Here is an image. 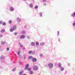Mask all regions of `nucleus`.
I'll return each instance as SVG.
<instances>
[{"label": "nucleus", "mask_w": 75, "mask_h": 75, "mask_svg": "<svg viewBox=\"0 0 75 75\" xmlns=\"http://www.w3.org/2000/svg\"><path fill=\"white\" fill-rule=\"evenodd\" d=\"M62 67V65L61 64L59 63L58 64V67L59 68H61Z\"/></svg>", "instance_id": "obj_16"}, {"label": "nucleus", "mask_w": 75, "mask_h": 75, "mask_svg": "<svg viewBox=\"0 0 75 75\" xmlns=\"http://www.w3.org/2000/svg\"><path fill=\"white\" fill-rule=\"evenodd\" d=\"M33 68V70H35V71H37L38 69V67L37 66H34Z\"/></svg>", "instance_id": "obj_2"}, {"label": "nucleus", "mask_w": 75, "mask_h": 75, "mask_svg": "<svg viewBox=\"0 0 75 75\" xmlns=\"http://www.w3.org/2000/svg\"><path fill=\"white\" fill-rule=\"evenodd\" d=\"M9 10L10 11H13L14 10V8H13V7H10Z\"/></svg>", "instance_id": "obj_4"}, {"label": "nucleus", "mask_w": 75, "mask_h": 75, "mask_svg": "<svg viewBox=\"0 0 75 75\" xmlns=\"http://www.w3.org/2000/svg\"><path fill=\"white\" fill-rule=\"evenodd\" d=\"M48 66L50 69H51L53 68L54 64L52 63H49L48 64Z\"/></svg>", "instance_id": "obj_1"}, {"label": "nucleus", "mask_w": 75, "mask_h": 75, "mask_svg": "<svg viewBox=\"0 0 75 75\" xmlns=\"http://www.w3.org/2000/svg\"><path fill=\"white\" fill-rule=\"evenodd\" d=\"M4 32H5V29H1V33H4Z\"/></svg>", "instance_id": "obj_14"}, {"label": "nucleus", "mask_w": 75, "mask_h": 75, "mask_svg": "<svg viewBox=\"0 0 75 75\" xmlns=\"http://www.w3.org/2000/svg\"><path fill=\"white\" fill-rule=\"evenodd\" d=\"M25 47H23V50H25Z\"/></svg>", "instance_id": "obj_48"}, {"label": "nucleus", "mask_w": 75, "mask_h": 75, "mask_svg": "<svg viewBox=\"0 0 75 75\" xmlns=\"http://www.w3.org/2000/svg\"><path fill=\"white\" fill-rule=\"evenodd\" d=\"M23 75H27V74H23Z\"/></svg>", "instance_id": "obj_50"}, {"label": "nucleus", "mask_w": 75, "mask_h": 75, "mask_svg": "<svg viewBox=\"0 0 75 75\" xmlns=\"http://www.w3.org/2000/svg\"><path fill=\"white\" fill-rule=\"evenodd\" d=\"M45 66H46V67H47V65H45Z\"/></svg>", "instance_id": "obj_55"}, {"label": "nucleus", "mask_w": 75, "mask_h": 75, "mask_svg": "<svg viewBox=\"0 0 75 75\" xmlns=\"http://www.w3.org/2000/svg\"><path fill=\"white\" fill-rule=\"evenodd\" d=\"M23 34H24V33H25V32L23 31Z\"/></svg>", "instance_id": "obj_47"}, {"label": "nucleus", "mask_w": 75, "mask_h": 75, "mask_svg": "<svg viewBox=\"0 0 75 75\" xmlns=\"http://www.w3.org/2000/svg\"><path fill=\"white\" fill-rule=\"evenodd\" d=\"M17 34H18V33L17 32H15L14 33V35H17Z\"/></svg>", "instance_id": "obj_33"}, {"label": "nucleus", "mask_w": 75, "mask_h": 75, "mask_svg": "<svg viewBox=\"0 0 75 75\" xmlns=\"http://www.w3.org/2000/svg\"><path fill=\"white\" fill-rule=\"evenodd\" d=\"M27 69L28 71H31V69L30 68H28Z\"/></svg>", "instance_id": "obj_26"}, {"label": "nucleus", "mask_w": 75, "mask_h": 75, "mask_svg": "<svg viewBox=\"0 0 75 75\" xmlns=\"http://www.w3.org/2000/svg\"><path fill=\"white\" fill-rule=\"evenodd\" d=\"M20 50H21L20 48H19V51H20Z\"/></svg>", "instance_id": "obj_51"}, {"label": "nucleus", "mask_w": 75, "mask_h": 75, "mask_svg": "<svg viewBox=\"0 0 75 75\" xmlns=\"http://www.w3.org/2000/svg\"><path fill=\"white\" fill-rule=\"evenodd\" d=\"M33 57L32 56H30L28 57V59H33Z\"/></svg>", "instance_id": "obj_13"}, {"label": "nucleus", "mask_w": 75, "mask_h": 75, "mask_svg": "<svg viewBox=\"0 0 75 75\" xmlns=\"http://www.w3.org/2000/svg\"><path fill=\"white\" fill-rule=\"evenodd\" d=\"M2 25H3L5 26V25H6V23L5 22H3L2 23Z\"/></svg>", "instance_id": "obj_19"}, {"label": "nucleus", "mask_w": 75, "mask_h": 75, "mask_svg": "<svg viewBox=\"0 0 75 75\" xmlns=\"http://www.w3.org/2000/svg\"><path fill=\"white\" fill-rule=\"evenodd\" d=\"M34 8L35 9H37V8H38V6H35Z\"/></svg>", "instance_id": "obj_29"}, {"label": "nucleus", "mask_w": 75, "mask_h": 75, "mask_svg": "<svg viewBox=\"0 0 75 75\" xmlns=\"http://www.w3.org/2000/svg\"><path fill=\"white\" fill-rule=\"evenodd\" d=\"M46 0H43V2H45Z\"/></svg>", "instance_id": "obj_44"}, {"label": "nucleus", "mask_w": 75, "mask_h": 75, "mask_svg": "<svg viewBox=\"0 0 75 75\" xmlns=\"http://www.w3.org/2000/svg\"><path fill=\"white\" fill-rule=\"evenodd\" d=\"M32 53V51L30 50L28 52V54H31Z\"/></svg>", "instance_id": "obj_23"}, {"label": "nucleus", "mask_w": 75, "mask_h": 75, "mask_svg": "<svg viewBox=\"0 0 75 75\" xmlns=\"http://www.w3.org/2000/svg\"><path fill=\"white\" fill-rule=\"evenodd\" d=\"M16 20L18 21H21V18H16Z\"/></svg>", "instance_id": "obj_17"}, {"label": "nucleus", "mask_w": 75, "mask_h": 75, "mask_svg": "<svg viewBox=\"0 0 75 75\" xmlns=\"http://www.w3.org/2000/svg\"><path fill=\"white\" fill-rule=\"evenodd\" d=\"M43 13L42 12H40L39 13V15L41 17H42V14Z\"/></svg>", "instance_id": "obj_11"}, {"label": "nucleus", "mask_w": 75, "mask_h": 75, "mask_svg": "<svg viewBox=\"0 0 75 75\" xmlns=\"http://www.w3.org/2000/svg\"><path fill=\"white\" fill-rule=\"evenodd\" d=\"M29 6L30 8H32L33 7V4L32 3L29 4Z\"/></svg>", "instance_id": "obj_8"}, {"label": "nucleus", "mask_w": 75, "mask_h": 75, "mask_svg": "<svg viewBox=\"0 0 75 75\" xmlns=\"http://www.w3.org/2000/svg\"><path fill=\"white\" fill-rule=\"evenodd\" d=\"M59 35V31H58L57 33V36H58Z\"/></svg>", "instance_id": "obj_31"}, {"label": "nucleus", "mask_w": 75, "mask_h": 75, "mask_svg": "<svg viewBox=\"0 0 75 75\" xmlns=\"http://www.w3.org/2000/svg\"><path fill=\"white\" fill-rule=\"evenodd\" d=\"M24 72V71L22 70H21L20 72H19V75H22V73Z\"/></svg>", "instance_id": "obj_9"}, {"label": "nucleus", "mask_w": 75, "mask_h": 75, "mask_svg": "<svg viewBox=\"0 0 75 75\" xmlns=\"http://www.w3.org/2000/svg\"><path fill=\"white\" fill-rule=\"evenodd\" d=\"M28 67H29V64H27L25 66V69H27L28 68Z\"/></svg>", "instance_id": "obj_10"}, {"label": "nucleus", "mask_w": 75, "mask_h": 75, "mask_svg": "<svg viewBox=\"0 0 75 75\" xmlns=\"http://www.w3.org/2000/svg\"><path fill=\"white\" fill-rule=\"evenodd\" d=\"M36 46H38L39 45V42H36Z\"/></svg>", "instance_id": "obj_20"}, {"label": "nucleus", "mask_w": 75, "mask_h": 75, "mask_svg": "<svg viewBox=\"0 0 75 75\" xmlns=\"http://www.w3.org/2000/svg\"><path fill=\"white\" fill-rule=\"evenodd\" d=\"M12 71H13V72H14L16 71V68H14V69H13L12 70Z\"/></svg>", "instance_id": "obj_34"}, {"label": "nucleus", "mask_w": 75, "mask_h": 75, "mask_svg": "<svg viewBox=\"0 0 75 75\" xmlns=\"http://www.w3.org/2000/svg\"><path fill=\"white\" fill-rule=\"evenodd\" d=\"M42 56H43V54H41L40 55V57H42Z\"/></svg>", "instance_id": "obj_40"}, {"label": "nucleus", "mask_w": 75, "mask_h": 75, "mask_svg": "<svg viewBox=\"0 0 75 75\" xmlns=\"http://www.w3.org/2000/svg\"><path fill=\"white\" fill-rule=\"evenodd\" d=\"M20 46L21 48H22L23 47V45H22V44H20Z\"/></svg>", "instance_id": "obj_37"}, {"label": "nucleus", "mask_w": 75, "mask_h": 75, "mask_svg": "<svg viewBox=\"0 0 75 75\" xmlns=\"http://www.w3.org/2000/svg\"><path fill=\"white\" fill-rule=\"evenodd\" d=\"M64 70V68L63 67H62L61 68L60 70L61 71H62Z\"/></svg>", "instance_id": "obj_18"}, {"label": "nucleus", "mask_w": 75, "mask_h": 75, "mask_svg": "<svg viewBox=\"0 0 75 75\" xmlns=\"http://www.w3.org/2000/svg\"><path fill=\"white\" fill-rule=\"evenodd\" d=\"M27 39L29 40V39H30V37L29 36H27Z\"/></svg>", "instance_id": "obj_30"}, {"label": "nucleus", "mask_w": 75, "mask_h": 75, "mask_svg": "<svg viewBox=\"0 0 75 75\" xmlns=\"http://www.w3.org/2000/svg\"><path fill=\"white\" fill-rule=\"evenodd\" d=\"M32 55H34L35 54V51H32Z\"/></svg>", "instance_id": "obj_28"}, {"label": "nucleus", "mask_w": 75, "mask_h": 75, "mask_svg": "<svg viewBox=\"0 0 75 75\" xmlns=\"http://www.w3.org/2000/svg\"><path fill=\"white\" fill-rule=\"evenodd\" d=\"M12 28L14 30H16V26L14 25L13 26Z\"/></svg>", "instance_id": "obj_15"}, {"label": "nucleus", "mask_w": 75, "mask_h": 75, "mask_svg": "<svg viewBox=\"0 0 75 75\" xmlns=\"http://www.w3.org/2000/svg\"><path fill=\"white\" fill-rule=\"evenodd\" d=\"M43 5H44V6H46V3H44L43 4Z\"/></svg>", "instance_id": "obj_42"}, {"label": "nucleus", "mask_w": 75, "mask_h": 75, "mask_svg": "<svg viewBox=\"0 0 75 75\" xmlns=\"http://www.w3.org/2000/svg\"><path fill=\"white\" fill-rule=\"evenodd\" d=\"M14 30H13V29L12 28L10 29V32H13V31Z\"/></svg>", "instance_id": "obj_27"}, {"label": "nucleus", "mask_w": 75, "mask_h": 75, "mask_svg": "<svg viewBox=\"0 0 75 75\" xmlns=\"http://www.w3.org/2000/svg\"><path fill=\"white\" fill-rule=\"evenodd\" d=\"M24 1H26V0H24Z\"/></svg>", "instance_id": "obj_54"}, {"label": "nucleus", "mask_w": 75, "mask_h": 75, "mask_svg": "<svg viewBox=\"0 0 75 75\" xmlns=\"http://www.w3.org/2000/svg\"><path fill=\"white\" fill-rule=\"evenodd\" d=\"M58 40L59 42H60V38H58Z\"/></svg>", "instance_id": "obj_45"}, {"label": "nucleus", "mask_w": 75, "mask_h": 75, "mask_svg": "<svg viewBox=\"0 0 75 75\" xmlns=\"http://www.w3.org/2000/svg\"><path fill=\"white\" fill-rule=\"evenodd\" d=\"M19 56H20V57H21V54H19Z\"/></svg>", "instance_id": "obj_52"}, {"label": "nucleus", "mask_w": 75, "mask_h": 75, "mask_svg": "<svg viewBox=\"0 0 75 75\" xmlns=\"http://www.w3.org/2000/svg\"><path fill=\"white\" fill-rule=\"evenodd\" d=\"M32 61L33 62H36L37 61V59L35 57H33L32 59Z\"/></svg>", "instance_id": "obj_3"}, {"label": "nucleus", "mask_w": 75, "mask_h": 75, "mask_svg": "<svg viewBox=\"0 0 75 75\" xmlns=\"http://www.w3.org/2000/svg\"><path fill=\"white\" fill-rule=\"evenodd\" d=\"M29 74L31 75L33 74V72L32 71L30 70L29 71Z\"/></svg>", "instance_id": "obj_22"}, {"label": "nucleus", "mask_w": 75, "mask_h": 75, "mask_svg": "<svg viewBox=\"0 0 75 75\" xmlns=\"http://www.w3.org/2000/svg\"><path fill=\"white\" fill-rule=\"evenodd\" d=\"M1 43H2V44H4L5 43V42L2 41Z\"/></svg>", "instance_id": "obj_35"}, {"label": "nucleus", "mask_w": 75, "mask_h": 75, "mask_svg": "<svg viewBox=\"0 0 75 75\" xmlns=\"http://www.w3.org/2000/svg\"><path fill=\"white\" fill-rule=\"evenodd\" d=\"M24 28H27V26L26 25H25L24 26Z\"/></svg>", "instance_id": "obj_41"}, {"label": "nucleus", "mask_w": 75, "mask_h": 75, "mask_svg": "<svg viewBox=\"0 0 75 75\" xmlns=\"http://www.w3.org/2000/svg\"><path fill=\"white\" fill-rule=\"evenodd\" d=\"M23 57H24V59H25V58H26V57L25 56V55H23Z\"/></svg>", "instance_id": "obj_38"}, {"label": "nucleus", "mask_w": 75, "mask_h": 75, "mask_svg": "<svg viewBox=\"0 0 75 75\" xmlns=\"http://www.w3.org/2000/svg\"><path fill=\"white\" fill-rule=\"evenodd\" d=\"M2 37H3V35H0V37L1 38Z\"/></svg>", "instance_id": "obj_43"}, {"label": "nucleus", "mask_w": 75, "mask_h": 75, "mask_svg": "<svg viewBox=\"0 0 75 75\" xmlns=\"http://www.w3.org/2000/svg\"><path fill=\"white\" fill-rule=\"evenodd\" d=\"M71 16L73 17H75V12L72 13Z\"/></svg>", "instance_id": "obj_12"}, {"label": "nucleus", "mask_w": 75, "mask_h": 75, "mask_svg": "<svg viewBox=\"0 0 75 75\" xmlns=\"http://www.w3.org/2000/svg\"><path fill=\"white\" fill-rule=\"evenodd\" d=\"M2 22H3V21L1 20L0 21V24H2Z\"/></svg>", "instance_id": "obj_36"}, {"label": "nucleus", "mask_w": 75, "mask_h": 75, "mask_svg": "<svg viewBox=\"0 0 75 75\" xmlns=\"http://www.w3.org/2000/svg\"><path fill=\"white\" fill-rule=\"evenodd\" d=\"M72 25L74 27H75V20L74 21V23H73Z\"/></svg>", "instance_id": "obj_21"}, {"label": "nucleus", "mask_w": 75, "mask_h": 75, "mask_svg": "<svg viewBox=\"0 0 75 75\" xmlns=\"http://www.w3.org/2000/svg\"><path fill=\"white\" fill-rule=\"evenodd\" d=\"M68 66H70V64L68 63Z\"/></svg>", "instance_id": "obj_46"}, {"label": "nucleus", "mask_w": 75, "mask_h": 75, "mask_svg": "<svg viewBox=\"0 0 75 75\" xmlns=\"http://www.w3.org/2000/svg\"><path fill=\"white\" fill-rule=\"evenodd\" d=\"M9 24H11L12 23V21L11 20H10L8 21Z\"/></svg>", "instance_id": "obj_24"}, {"label": "nucleus", "mask_w": 75, "mask_h": 75, "mask_svg": "<svg viewBox=\"0 0 75 75\" xmlns=\"http://www.w3.org/2000/svg\"><path fill=\"white\" fill-rule=\"evenodd\" d=\"M32 1H34V0H32Z\"/></svg>", "instance_id": "obj_53"}, {"label": "nucleus", "mask_w": 75, "mask_h": 75, "mask_svg": "<svg viewBox=\"0 0 75 75\" xmlns=\"http://www.w3.org/2000/svg\"><path fill=\"white\" fill-rule=\"evenodd\" d=\"M0 59L2 60L4 59H5V57L3 55H2L0 57Z\"/></svg>", "instance_id": "obj_6"}, {"label": "nucleus", "mask_w": 75, "mask_h": 75, "mask_svg": "<svg viewBox=\"0 0 75 75\" xmlns=\"http://www.w3.org/2000/svg\"><path fill=\"white\" fill-rule=\"evenodd\" d=\"M20 52H21V51H18L17 53L18 55H20Z\"/></svg>", "instance_id": "obj_32"}, {"label": "nucleus", "mask_w": 75, "mask_h": 75, "mask_svg": "<svg viewBox=\"0 0 75 75\" xmlns=\"http://www.w3.org/2000/svg\"><path fill=\"white\" fill-rule=\"evenodd\" d=\"M19 64H21V63L20 62H19Z\"/></svg>", "instance_id": "obj_49"}, {"label": "nucleus", "mask_w": 75, "mask_h": 75, "mask_svg": "<svg viewBox=\"0 0 75 75\" xmlns=\"http://www.w3.org/2000/svg\"><path fill=\"white\" fill-rule=\"evenodd\" d=\"M45 44V43H41L40 44V45L41 46H43V45H44Z\"/></svg>", "instance_id": "obj_25"}, {"label": "nucleus", "mask_w": 75, "mask_h": 75, "mask_svg": "<svg viewBox=\"0 0 75 75\" xmlns=\"http://www.w3.org/2000/svg\"><path fill=\"white\" fill-rule=\"evenodd\" d=\"M25 38V36L24 35H21L20 37V39H24Z\"/></svg>", "instance_id": "obj_5"}, {"label": "nucleus", "mask_w": 75, "mask_h": 75, "mask_svg": "<svg viewBox=\"0 0 75 75\" xmlns=\"http://www.w3.org/2000/svg\"><path fill=\"white\" fill-rule=\"evenodd\" d=\"M30 45L31 46H35V43L34 42H32L30 43Z\"/></svg>", "instance_id": "obj_7"}, {"label": "nucleus", "mask_w": 75, "mask_h": 75, "mask_svg": "<svg viewBox=\"0 0 75 75\" xmlns=\"http://www.w3.org/2000/svg\"><path fill=\"white\" fill-rule=\"evenodd\" d=\"M6 50L7 51H9L10 50V49L8 47H7L6 48Z\"/></svg>", "instance_id": "obj_39"}]
</instances>
